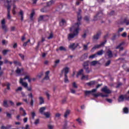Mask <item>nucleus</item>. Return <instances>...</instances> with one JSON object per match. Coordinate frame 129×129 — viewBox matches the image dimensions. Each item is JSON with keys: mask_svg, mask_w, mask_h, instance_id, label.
Segmentation results:
<instances>
[{"mask_svg": "<svg viewBox=\"0 0 129 129\" xmlns=\"http://www.w3.org/2000/svg\"><path fill=\"white\" fill-rule=\"evenodd\" d=\"M49 78L48 76H45V77L44 78V80H49Z\"/></svg>", "mask_w": 129, "mask_h": 129, "instance_id": "obj_63", "label": "nucleus"}, {"mask_svg": "<svg viewBox=\"0 0 129 129\" xmlns=\"http://www.w3.org/2000/svg\"><path fill=\"white\" fill-rule=\"evenodd\" d=\"M121 46H122V43H120L115 47V49H120V51H121L123 50V48L121 47Z\"/></svg>", "mask_w": 129, "mask_h": 129, "instance_id": "obj_23", "label": "nucleus"}, {"mask_svg": "<svg viewBox=\"0 0 129 129\" xmlns=\"http://www.w3.org/2000/svg\"><path fill=\"white\" fill-rule=\"evenodd\" d=\"M48 127L49 129H53L54 128V125H51V124H49L48 125Z\"/></svg>", "mask_w": 129, "mask_h": 129, "instance_id": "obj_59", "label": "nucleus"}, {"mask_svg": "<svg viewBox=\"0 0 129 129\" xmlns=\"http://www.w3.org/2000/svg\"><path fill=\"white\" fill-rule=\"evenodd\" d=\"M63 73L66 76L69 73V68L68 67H65L62 70L61 74H63Z\"/></svg>", "mask_w": 129, "mask_h": 129, "instance_id": "obj_9", "label": "nucleus"}, {"mask_svg": "<svg viewBox=\"0 0 129 129\" xmlns=\"http://www.w3.org/2000/svg\"><path fill=\"white\" fill-rule=\"evenodd\" d=\"M123 30H124V28H119L118 30L117 33L118 34H119V33H121V32H122V31H123Z\"/></svg>", "mask_w": 129, "mask_h": 129, "instance_id": "obj_47", "label": "nucleus"}, {"mask_svg": "<svg viewBox=\"0 0 129 129\" xmlns=\"http://www.w3.org/2000/svg\"><path fill=\"white\" fill-rule=\"evenodd\" d=\"M43 115H45V116L46 117V118H49V117H50V115H51V114H50V112H46L43 114Z\"/></svg>", "mask_w": 129, "mask_h": 129, "instance_id": "obj_25", "label": "nucleus"}, {"mask_svg": "<svg viewBox=\"0 0 129 129\" xmlns=\"http://www.w3.org/2000/svg\"><path fill=\"white\" fill-rule=\"evenodd\" d=\"M26 79H28V82L31 83V79L30 78L29 76H26L24 78L20 79V83L24 86L25 88H28V83L26 82H24V80H26Z\"/></svg>", "mask_w": 129, "mask_h": 129, "instance_id": "obj_2", "label": "nucleus"}, {"mask_svg": "<svg viewBox=\"0 0 129 129\" xmlns=\"http://www.w3.org/2000/svg\"><path fill=\"white\" fill-rule=\"evenodd\" d=\"M46 110V107H42L40 108L39 112L41 114H43L45 112H44Z\"/></svg>", "mask_w": 129, "mask_h": 129, "instance_id": "obj_19", "label": "nucleus"}, {"mask_svg": "<svg viewBox=\"0 0 129 129\" xmlns=\"http://www.w3.org/2000/svg\"><path fill=\"white\" fill-rule=\"evenodd\" d=\"M92 95L95 97H98V96H101V97H107L108 96V95H103L101 93H99L97 94H92Z\"/></svg>", "mask_w": 129, "mask_h": 129, "instance_id": "obj_11", "label": "nucleus"}, {"mask_svg": "<svg viewBox=\"0 0 129 129\" xmlns=\"http://www.w3.org/2000/svg\"><path fill=\"white\" fill-rule=\"evenodd\" d=\"M79 46V43H71L69 46V49H71V50H72V51H74L76 48H77Z\"/></svg>", "mask_w": 129, "mask_h": 129, "instance_id": "obj_5", "label": "nucleus"}, {"mask_svg": "<svg viewBox=\"0 0 129 129\" xmlns=\"http://www.w3.org/2000/svg\"><path fill=\"white\" fill-rule=\"evenodd\" d=\"M24 71V69H19L18 68L16 71V72L18 75H21V73Z\"/></svg>", "mask_w": 129, "mask_h": 129, "instance_id": "obj_16", "label": "nucleus"}, {"mask_svg": "<svg viewBox=\"0 0 129 129\" xmlns=\"http://www.w3.org/2000/svg\"><path fill=\"white\" fill-rule=\"evenodd\" d=\"M34 16H35V12L32 11V12L30 14V20H31V21H33V20H34Z\"/></svg>", "mask_w": 129, "mask_h": 129, "instance_id": "obj_32", "label": "nucleus"}, {"mask_svg": "<svg viewBox=\"0 0 129 129\" xmlns=\"http://www.w3.org/2000/svg\"><path fill=\"white\" fill-rule=\"evenodd\" d=\"M97 91V89H94L93 90H92L91 91H85L84 93L86 96L87 95H90V94H94V92H96ZM94 94H95V93H94Z\"/></svg>", "mask_w": 129, "mask_h": 129, "instance_id": "obj_7", "label": "nucleus"}, {"mask_svg": "<svg viewBox=\"0 0 129 129\" xmlns=\"http://www.w3.org/2000/svg\"><path fill=\"white\" fill-rule=\"evenodd\" d=\"M43 42H45V38L44 37H42L41 39V41H39L38 42V46H40L41 45V43H43Z\"/></svg>", "mask_w": 129, "mask_h": 129, "instance_id": "obj_39", "label": "nucleus"}, {"mask_svg": "<svg viewBox=\"0 0 129 129\" xmlns=\"http://www.w3.org/2000/svg\"><path fill=\"white\" fill-rule=\"evenodd\" d=\"M73 87H74V88H77V85L76 84V82H74L73 83Z\"/></svg>", "mask_w": 129, "mask_h": 129, "instance_id": "obj_60", "label": "nucleus"}, {"mask_svg": "<svg viewBox=\"0 0 129 129\" xmlns=\"http://www.w3.org/2000/svg\"><path fill=\"white\" fill-rule=\"evenodd\" d=\"M60 116H61V114H60L59 113H56L55 114V117H57V118H59V117H60Z\"/></svg>", "mask_w": 129, "mask_h": 129, "instance_id": "obj_58", "label": "nucleus"}, {"mask_svg": "<svg viewBox=\"0 0 129 129\" xmlns=\"http://www.w3.org/2000/svg\"><path fill=\"white\" fill-rule=\"evenodd\" d=\"M69 114H70V110H67L64 113V117L66 118L68 115H69Z\"/></svg>", "mask_w": 129, "mask_h": 129, "instance_id": "obj_27", "label": "nucleus"}, {"mask_svg": "<svg viewBox=\"0 0 129 129\" xmlns=\"http://www.w3.org/2000/svg\"><path fill=\"white\" fill-rule=\"evenodd\" d=\"M85 21H86V22H88L89 21V17L86 16L84 18Z\"/></svg>", "mask_w": 129, "mask_h": 129, "instance_id": "obj_62", "label": "nucleus"}, {"mask_svg": "<svg viewBox=\"0 0 129 129\" xmlns=\"http://www.w3.org/2000/svg\"><path fill=\"white\" fill-rule=\"evenodd\" d=\"M94 84H95V82L94 81H91L89 83H87V85L89 86H91V85H94Z\"/></svg>", "mask_w": 129, "mask_h": 129, "instance_id": "obj_38", "label": "nucleus"}, {"mask_svg": "<svg viewBox=\"0 0 129 129\" xmlns=\"http://www.w3.org/2000/svg\"><path fill=\"white\" fill-rule=\"evenodd\" d=\"M50 19V17L48 15H44L43 16V21H48Z\"/></svg>", "mask_w": 129, "mask_h": 129, "instance_id": "obj_33", "label": "nucleus"}, {"mask_svg": "<svg viewBox=\"0 0 129 129\" xmlns=\"http://www.w3.org/2000/svg\"><path fill=\"white\" fill-rule=\"evenodd\" d=\"M101 91L104 92L105 93H107V94H109V93H111V91L109 89L107 86H105L101 89Z\"/></svg>", "mask_w": 129, "mask_h": 129, "instance_id": "obj_8", "label": "nucleus"}, {"mask_svg": "<svg viewBox=\"0 0 129 129\" xmlns=\"http://www.w3.org/2000/svg\"><path fill=\"white\" fill-rule=\"evenodd\" d=\"M22 128L29 129V128H30V125H29L27 124V125H26V126H25V128L22 127Z\"/></svg>", "mask_w": 129, "mask_h": 129, "instance_id": "obj_64", "label": "nucleus"}, {"mask_svg": "<svg viewBox=\"0 0 129 129\" xmlns=\"http://www.w3.org/2000/svg\"><path fill=\"white\" fill-rule=\"evenodd\" d=\"M2 44H3V45H7L8 41H6V40H3L2 41Z\"/></svg>", "mask_w": 129, "mask_h": 129, "instance_id": "obj_55", "label": "nucleus"}, {"mask_svg": "<svg viewBox=\"0 0 129 129\" xmlns=\"http://www.w3.org/2000/svg\"><path fill=\"white\" fill-rule=\"evenodd\" d=\"M39 104H44V98L42 96L39 97Z\"/></svg>", "mask_w": 129, "mask_h": 129, "instance_id": "obj_20", "label": "nucleus"}, {"mask_svg": "<svg viewBox=\"0 0 129 129\" xmlns=\"http://www.w3.org/2000/svg\"><path fill=\"white\" fill-rule=\"evenodd\" d=\"M32 118L34 119L35 118V116H36V113L35 112H32L31 113Z\"/></svg>", "mask_w": 129, "mask_h": 129, "instance_id": "obj_57", "label": "nucleus"}, {"mask_svg": "<svg viewBox=\"0 0 129 129\" xmlns=\"http://www.w3.org/2000/svg\"><path fill=\"white\" fill-rule=\"evenodd\" d=\"M76 121L79 123V124H82V120L80 119V118L77 119Z\"/></svg>", "mask_w": 129, "mask_h": 129, "instance_id": "obj_44", "label": "nucleus"}, {"mask_svg": "<svg viewBox=\"0 0 129 129\" xmlns=\"http://www.w3.org/2000/svg\"><path fill=\"white\" fill-rule=\"evenodd\" d=\"M4 106H5V107H9V105H8V102H7V101H4Z\"/></svg>", "mask_w": 129, "mask_h": 129, "instance_id": "obj_48", "label": "nucleus"}, {"mask_svg": "<svg viewBox=\"0 0 129 129\" xmlns=\"http://www.w3.org/2000/svg\"><path fill=\"white\" fill-rule=\"evenodd\" d=\"M19 55L20 56V57L21 58L22 60H24V59L25 58V55H24V54L20 53L19 54Z\"/></svg>", "mask_w": 129, "mask_h": 129, "instance_id": "obj_53", "label": "nucleus"}, {"mask_svg": "<svg viewBox=\"0 0 129 129\" xmlns=\"http://www.w3.org/2000/svg\"><path fill=\"white\" fill-rule=\"evenodd\" d=\"M97 57V54L96 53L94 54L89 56L90 59H94V58H96Z\"/></svg>", "mask_w": 129, "mask_h": 129, "instance_id": "obj_37", "label": "nucleus"}, {"mask_svg": "<svg viewBox=\"0 0 129 129\" xmlns=\"http://www.w3.org/2000/svg\"><path fill=\"white\" fill-rule=\"evenodd\" d=\"M45 94L47 98L49 99V98H50V94H49V91H47L46 92H45Z\"/></svg>", "mask_w": 129, "mask_h": 129, "instance_id": "obj_49", "label": "nucleus"}, {"mask_svg": "<svg viewBox=\"0 0 129 129\" xmlns=\"http://www.w3.org/2000/svg\"><path fill=\"white\" fill-rule=\"evenodd\" d=\"M53 4H54V1L53 0H51L47 3V7H51Z\"/></svg>", "mask_w": 129, "mask_h": 129, "instance_id": "obj_24", "label": "nucleus"}, {"mask_svg": "<svg viewBox=\"0 0 129 129\" xmlns=\"http://www.w3.org/2000/svg\"><path fill=\"white\" fill-rule=\"evenodd\" d=\"M80 25H81L80 22H77L70 28V32H73V33H71L69 34L68 36V39L69 41H71L72 39L75 38V37H77V36H78V34H79V31H80V28H79Z\"/></svg>", "mask_w": 129, "mask_h": 129, "instance_id": "obj_1", "label": "nucleus"}, {"mask_svg": "<svg viewBox=\"0 0 129 129\" xmlns=\"http://www.w3.org/2000/svg\"><path fill=\"white\" fill-rule=\"evenodd\" d=\"M8 6H6L8 9V13H7V18L8 20H11L12 16H11V7L12 6L10 5V2H8Z\"/></svg>", "mask_w": 129, "mask_h": 129, "instance_id": "obj_4", "label": "nucleus"}, {"mask_svg": "<svg viewBox=\"0 0 129 129\" xmlns=\"http://www.w3.org/2000/svg\"><path fill=\"white\" fill-rule=\"evenodd\" d=\"M40 123V119H36L34 121V124H38V123Z\"/></svg>", "mask_w": 129, "mask_h": 129, "instance_id": "obj_51", "label": "nucleus"}, {"mask_svg": "<svg viewBox=\"0 0 129 129\" xmlns=\"http://www.w3.org/2000/svg\"><path fill=\"white\" fill-rule=\"evenodd\" d=\"M8 2L10 3V6H12V5H14V4H15V2H17V0H7V2L5 3V7L9 6Z\"/></svg>", "mask_w": 129, "mask_h": 129, "instance_id": "obj_12", "label": "nucleus"}, {"mask_svg": "<svg viewBox=\"0 0 129 129\" xmlns=\"http://www.w3.org/2000/svg\"><path fill=\"white\" fill-rule=\"evenodd\" d=\"M81 10L79 9V12L77 13V16H78V21H79V22H80V21H81Z\"/></svg>", "mask_w": 129, "mask_h": 129, "instance_id": "obj_15", "label": "nucleus"}, {"mask_svg": "<svg viewBox=\"0 0 129 129\" xmlns=\"http://www.w3.org/2000/svg\"><path fill=\"white\" fill-rule=\"evenodd\" d=\"M1 24L2 26V29H3L5 32L8 31V29H7V26H6V19H4L1 21Z\"/></svg>", "mask_w": 129, "mask_h": 129, "instance_id": "obj_10", "label": "nucleus"}, {"mask_svg": "<svg viewBox=\"0 0 129 129\" xmlns=\"http://www.w3.org/2000/svg\"><path fill=\"white\" fill-rule=\"evenodd\" d=\"M59 63H60V60L57 59V60H55L54 61V65L53 66V67L54 68L56 67H57V64H59Z\"/></svg>", "mask_w": 129, "mask_h": 129, "instance_id": "obj_34", "label": "nucleus"}, {"mask_svg": "<svg viewBox=\"0 0 129 129\" xmlns=\"http://www.w3.org/2000/svg\"><path fill=\"white\" fill-rule=\"evenodd\" d=\"M103 52H104L103 50H101L98 51L96 53L97 56H98H98H101V55H102V54H103Z\"/></svg>", "mask_w": 129, "mask_h": 129, "instance_id": "obj_30", "label": "nucleus"}, {"mask_svg": "<svg viewBox=\"0 0 129 129\" xmlns=\"http://www.w3.org/2000/svg\"><path fill=\"white\" fill-rule=\"evenodd\" d=\"M90 44V42H88L87 44H83V49L85 50V51H87L88 50V45Z\"/></svg>", "mask_w": 129, "mask_h": 129, "instance_id": "obj_17", "label": "nucleus"}, {"mask_svg": "<svg viewBox=\"0 0 129 129\" xmlns=\"http://www.w3.org/2000/svg\"><path fill=\"white\" fill-rule=\"evenodd\" d=\"M52 38H53V33H51L49 35V36L47 37V39H48V40H50V39H52Z\"/></svg>", "mask_w": 129, "mask_h": 129, "instance_id": "obj_56", "label": "nucleus"}, {"mask_svg": "<svg viewBox=\"0 0 129 129\" xmlns=\"http://www.w3.org/2000/svg\"><path fill=\"white\" fill-rule=\"evenodd\" d=\"M101 35V31H99L97 33V34L93 36L94 40H98L99 38H100V36Z\"/></svg>", "mask_w": 129, "mask_h": 129, "instance_id": "obj_13", "label": "nucleus"}, {"mask_svg": "<svg viewBox=\"0 0 129 129\" xmlns=\"http://www.w3.org/2000/svg\"><path fill=\"white\" fill-rule=\"evenodd\" d=\"M60 26H64V25H66V21L65 20L62 19L61 22L59 23Z\"/></svg>", "mask_w": 129, "mask_h": 129, "instance_id": "obj_29", "label": "nucleus"}, {"mask_svg": "<svg viewBox=\"0 0 129 129\" xmlns=\"http://www.w3.org/2000/svg\"><path fill=\"white\" fill-rule=\"evenodd\" d=\"M129 99V95L128 97H126V96L121 95L119 97L118 101L119 102H122V101H124V100H128Z\"/></svg>", "mask_w": 129, "mask_h": 129, "instance_id": "obj_6", "label": "nucleus"}, {"mask_svg": "<svg viewBox=\"0 0 129 129\" xmlns=\"http://www.w3.org/2000/svg\"><path fill=\"white\" fill-rule=\"evenodd\" d=\"M123 112L124 113H128V108L125 107L123 109Z\"/></svg>", "mask_w": 129, "mask_h": 129, "instance_id": "obj_40", "label": "nucleus"}, {"mask_svg": "<svg viewBox=\"0 0 129 129\" xmlns=\"http://www.w3.org/2000/svg\"><path fill=\"white\" fill-rule=\"evenodd\" d=\"M64 80L65 83H69V80L68 79V77H67V76H64Z\"/></svg>", "mask_w": 129, "mask_h": 129, "instance_id": "obj_36", "label": "nucleus"}, {"mask_svg": "<svg viewBox=\"0 0 129 129\" xmlns=\"http://www.w3.org/2000/svg\"><path fill=\"white\" fill-rule=\"evenodd\" d=\"M98 63V61L94 60V61L91 62L90 64H91V66H95V65H96Z\"/></svg>", "mask_w": 129, "mask_h": 129, "instance_id": "obj_31", "label": "nucleus"}, {"mask_svg": "<svg viewBox=\"0 0 129 129\" xmlns=\"http://www.w3.org/2000/svg\"><path fill=\"white\" fill-rule=\"evenodd\" d=\"M83 75V70H81L79 71V72L78 73L77 75V77L78 78L79 76Z\"/></svg>", "mask_w": 129, "mask_h": 129, "instance_id": "obj_28", "label": "nucleus"}, {"mask_svg": "<svg viewBox=\"0 0 129 129\" xmlns=\"http://www.w3.org/2000/svg\"><path fill=\"white\" fill-rule=\"evenodd\" d=\"M89 66V61H85L83 64V66L84 68H85V67H88Z\"/></svg>", "mask_w": 129, "mask_h": 129, "instance_id": "obj_22", "label": "nucleus"}, {"mask_svg": "<svg viewBox=\"0 0 129 129\" xmlns=\"http://www.w3.org/2000/svg\"><path fill=\"white\" fill-rule=\"evenodd\" d=\"M105 43H106V40H105L104 42H102L100 44H97L95 45L91 50V52H94V50H96V49H99V48H101V47H103V46H104L105 44Z\"/></svg>", "mask_w": 129, "mask_h": 129, "instance_id": "obj_3", "label": "nucleus"}, {"mask_svg": "<svg viewBox=\"0 0 129 129\" xmlns=\"http://www.w3.org/2000/svg\"><path fill=\"white\" fill-rule=\"evenodd\" d=\"M22 90H23L22 87H19L16 90V91L18 92V91H22Z\"/></svg>", "mask_w": 129, "mask_h": 129, "instance_id": "obj_50", "label": "nucleus"}, {"mask_svg": "<svg viewBox=\"0 0 129 129\" xmlns=\"http://www.w3.org/2000/svg\"><path fill=\"white\" fill-rule=\"evenodd\" d=\"M110 63H111V61L110 60H108L105 63V66L107 67L109 66L110 64Z\"/></svg>", "mask_w": 129, "mask_h": 129, "instance_id": "obj_46", "label": "nucleus"}, {"mask_svg": "<svg viewBox=\"0 0 129 129\" xmlns=\"http://www.w3.org/2000/svg\"><path fill=\"white\" fill-rule=\"evenodd\" d=\"M71 93H73V94H75L76 91L73 89H71Z\"/></svg>", "mask_w": 129, "mask_h": 129, "instance_id": "obj_61", "label": "nucleus"}, {"mask_svg": "<svg viewBox=\"0 0 129 129\" xmlns=\"http://www.w3.org/2000/svg\"><path fill=\"white\" fill-rule=\"evenodd\" d=\"M121 37L122 38H126V36H127V33L126 32H124L122 34H121Z\"/></svg>", "mask_w": 129, "mask_h": 129, "instance_id": "obj_41", "label": "nucleus"}, {"mask_svg": "<svg viewBox=\"0 0 129 129\" xmlns=\"http://www.w3.org/2000/svg\"><path fill=\"white\" fill-rule=\"evenodd\" d=\"M41 21H44V16L41 15L38 19V21L41 22Z\"/></svg>", "mask_w": 129, "mask_h": 129, "instance_id": "obj_43", "label": "nucleus"}, {"mask_svg": "<svg viewBox=\"0 0 129 129\" xmlns=\"http://www.w3.org/2000/svg\"><path fill=\"white\" fill-rule=\"evenodd\" d=\"M20 111L21 113H23V116H25V115H27V113H26V111L24 109V108H23V107H20Z\"/></svg>", "mask_w": 129, "mask_h": 129, "instance_id": "obj_18", "label": "nucleus"}, {"mask_svg": "<svg viewBox=\"0 0 129 129\" xmlns=\"http://www.w3.org/2000/svg\"><path fill=\"white\" fill-rule=\"evenodd\" d=\"M31 41V40L29 39L27 42H25L24 44H23V46L24 47H26V46H27V45L28 44V43L29 42H30Z\"/></svg>", "mask_w": 129, "mask_h": 129, "instance_id": "obj_52", "label": "nucleus"}, {"mask_svg": "<svg viewBox=\"0 0 129 129\" xmlns=\"http://www.w3.org/2000/svg\"><path fill=\"white\" fill-rule=\"evenodd\" d=\"M123 23L126 24V25H129V20L125 19L124 21H123Z\"/></svg>", "mask_w": 129, "mask_h": 129, "instance_id": "obj_45", "label": "nucleus"}, {"mask_svg": "<svg viewBox=\"0 0 129 129\" xmlns=\"http://www.w3.org/2000/svg\"><path fill=\"white\" fill-rule=\"evenodd\" d=\"M84 69L86 70V72L87 73H89L90 72V70L89 69V68L88 67H85L84 68Z\"/></svg>", "mask_w": 129, "mask_h": 129, "instance_id": "obj_42", "label": "nucleus"}, {"mask_svg": "<svg viewBox=\"0 0 129 129\" xmlns=\"http://www.w3.org/2000/svg\"><path fill=\"white\" fill-rule=\"evenodd\" d=\"M17 9V6H16V5H13V8L12 10V14L13 15H16V14L17 13V12H16V9Z\"/></svg>", "mask_w": 129, "mask_h": 129, "instance_id": "obj_21", "label": "nucleus"}, {"mask_svg": "<svg viewBox=\"0 0 129 129\" xmlns=\"http://www.w3.org/2000/svg\"><path fill=\"white\" fill-rule=\"evenodd\" d=\"M19 15L21 16V21H24V12H23V11L22 10L20 11L19 13Z\"/></svg>", "mask_w": 129, "mask_h": 129, "instance_id": "obj_26", "label": "nucleus"}, {"mask_svg": "<svg viewBox=\"0 0 129 129\" xmlns=\"http://www.w3.org/2000/svg\"><path fill=\"white\" fill-rule=\"evenodd\" d=\"M105 56H108L109 58H111L113 56L112 51H111L110 50H108V51L105 53Z\"/></svg>", "mask_w": 129, "mask_h": 129, "instance_id": "obj_14", "label": "nucleus"}, {"mask_svg": "<svg viewBox=\"0 0 129 129\" xmlns=\"http://www.w3.org/2000/svg\"><path fill=\"white\" fill-rule=\"evenodd\" d=\"M11 50L9 49H5L3 51V55H7V53H8V52H10Z\"/></svg>", "mask_w": 129, "mask_h": 129, "instance_id": "obj_35", "label": "nucleus"}, {"mask_svg": "<svg viewBox=\"0 0 129 129\" xmlns=\"http://www.w3.org/2000/svg\"><path fill=\"white\" fill-rule=\"evenodd\" d=\"M59 50L60 51H66V49L63 46H60L59 47Z\"/></svg>", "mask_w": 129, "mask_h": 129, "instance_id": "obj_54", "label": "nucleus"}]
</instances>
